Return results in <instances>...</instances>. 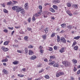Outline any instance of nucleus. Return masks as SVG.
<instances>
[{
	"label": "nucleus",
	"mask_w": 80,
	"mask_h": 80,
	"mask_svg": "<svg viewBox=\"0 0 80 80\" xmlns=\"http://www.w3.org/2000/svg\"><path fill=\"white\" fill-rule=\"evenodd\" d=\"M50 49H49V51H52L53 50V48H50Z\"/></svg>",
	"instance_id": "nucleus-47"
},
{
	"label": "nucleus",
	"mask_w": 80,
	"mask_h": 80,
	"mask_svg": "<svg viewBox=\"0 0 80 80\" xmlns=\"http://www.w3.org/2000/svg\"><path fill=\"white\" fill-rule=\"evenodd\" d=\"M13 3H14V4H17V3H18V2H15V1H13Z\"/></svg>",
	"instance_id": "nucleus-46"
},
{
	"label": "nucleus",
	"mask_w": 80,
	"mask_h": 80,
	"mask_svg": "<svg viewBox=\"0 0 80 80\" xmlns=\"http://www.w3.org/2000/svg\"><path fill=\"white\" fill-rule=\"evenodd\" d=\"M12 4H13V3H12V1H10L7 2V5H12Z\"/></svg>",
	"instance_id": "nucleus-15"
},
{
	"label": "nucleus",
	"mask_w": 80,
	"mask_h": 80,
	"mask_svg": "<svg viewBox=\"0 0 80 80\" xmlns=\"http://www.w3.org/2000/svg\"><path fill=\"white\" fill-rule=\"evenodd\" d=\"M53 66L54 67H58V63H56L55 64L53 65Z\"/></svg>",
	"instance_id": "nucleus-14"
},
{
	"label": "nucleus",
	"mask_w": 80,
	"mask_h": 80,
	"mask_svg": "<svg viewBox=\"0 0 80 80\" xmlns=\"http://www.w3.org/2000/svg\"><path fill=\"white\" fill-rule=\"evenodd\" d=\"M55 35V33H52V34L51 35V37H54Z\"/></svg>",
	"instance_id": "nucleus-36"
},
{
	"label": "nucleus",
	"mask_w": 80,
	"mask_h": 80,
	"mask_svg": "<svg viewBox=\"0 0 80 80\" xmlns=\"http://www.w3.org/2000/svg\"><path fill=\"white\" fill-rule=\"evenodd\" d=\"M32 21H33V22H34V21H35V17H34V16H33V17L32 19Z\"/></svg>",
	"instance_id": "nucleus-35"
},
{
	"label": "nucleus",
	"mask_w": 80,
	"mask_h": 80,
	"mask_svg": "<svg viewBox=\"0 0 80 80\" xmlns=\"http://www.w3.org/2000/svg\"><path fill=\"white\" fill-rule=\"evenodd\" d=\"M59 73H60V75H63V72H59Z\"/></svg>",
	"instance_id": "nucleus-57"
},
{
	"label": "nucleus",
	"mask_w": 80,
	"mask_h": 80,
	"mask_svg": "<svg viewBox=\"0 0 80 80\" xmlns=\"http://www.w3.org/2000/svg\"><path fill=\"white\" fill-rule=\"evenodd\" d=\"M28 4L26 3L24 5V8L26 10H28Z\"/></svg>",
	"instance_id": "nucleus-3"
},
{
	"label": "nucleus",
	"mask_w": 80,
	"mask_h": 80,
	"mask_svg": "<svg viewBox=\"0 0 80 80\" xmlns=\"http://www.w3.org/2000/svg\"><path fill=\"white\" fill-rule=\"evenodd\" d=\"M3 12L5 13H7L8 11L7 10H6V9H4Z\"/></svg>",
	"instance_id": "nucleus-43"
},
{
	"label": "nucleus",
	"mask_w": 80,
	"mask_h": 80,
	"mask_svg": "<svg viewBox=\"0 0 80 80\" xmlns=\"http://www.w3.org/2000/svg\"><path fill=\"white\" fill-rule=\"evenodd\" d=\"M10 42V41H5L4 43V45H8V43Z\"/></svg>",
	"instance_id": "nucleus-9"
},
{
	"label": "nucleus",
	"mask_w": 80,
	"mask_h": 80,
	"mask_svg": "<svg viewBox=\"0 0 80 80\" xmlns=\"http://www.w3.org/2000/svg\"><path fill=\"white\" fill-rule=\"evenodd\" d=\"M28 38V36H25L24 38V39L25 41H27V39Z\"/></svg>",
	"instance_id": "nucleus-26"
},
{
	"label": "nucleus",
	"mask_w": 80,
	"mask_h": 80,
	"mask_svg": "<svg viewBox=\"0 0 80 80\" xmlns=\"http://www.w3.org/2000/svg\"><path fill=\"white\" fill-rule=\"evenodd\" d=\"M61 42H62V43H66V40L64 38H61Z\"/></svg>",
	"instance_id": "nucleus-2"
},
{
	"label": "nucleus",
	"mask_w": 80,
	"mask_h": 80,
	"mask_svg": "<svg viewBox=\"0 0 80 80\" xmlns=\"http://www.w3.org/2000/svg\"><path fill=\"white\" fill-rule=\"evenodd\" d=\"M74 48L75 50H78V47L76 46L74 47Z\"/></svg>",
	"instance_id": "nucleus-22"
},
{
	"label": "nucleus",
	"mask_w": 80,
	"mask_h": 80,
	"mask_svg": "<svg viewBox=\"0 0 80 80\" xmlns=\"http://www.w3.org/2000/svg\"><path fill=\"white\" fill-rule=\"evenodd\" d=\"M50 10L52 13H54V12H55V11L54 10V9H53V8H50Z\"/></svg>",
	"instance_id": "nucleus-12"
},
{
	"label": "nucleus",
	"mask_w": 80,
	"mask_h": 80,
	"mask_svg": "<svg viewBox=\"0 0 80 80\" xmlns=\"http://www.w3.org/2000/svg\"><path fill=\"white\" fill-rule=\"evenodd\" d=\"M22 71H23V72H25V71H26V69H25V68H22Z\"/></svg>",
	"instance_id": "nucleus-54"
},
{
	"label": "nucleus",
	"mask_w": 80,
	"mask_h": 80,
	"mask_svg": "<svg viewBox=\"0 0 80 80\" xmlns=\"http://www.w3.org/2000/svg\"><path fill=\"white\" fill-rule=\"evenodd\" d=\"M8 50V48H4V49H3V51L4 52H7Z\"/></svg>",
	"instance_id": "nucleus-23"
},
{
	"label": "nucleus",
	"mask_w": 80,
	"mask_h": 80,
	"mask_svg": "<svg viewBox=\"0 0 80 80\" xmlns=\"http://www.w3.org/2000/svg\"><path fill=\"white\" fill-rule=\"evenodd\" d=\"M3 32H5V33H8V30L7 29H5L3 30Z\"/></svg>",
	"instance_id": "nucleus-34"
},
{
	"label": "nucleus",
	"mask_w": 80,
	"mask_h": 80,
	"mask_svg": "<svg viewBox=\"0 0 80 80\" xmlns=\"http://www.w3.org/2000/svg\"><path fill=\"white\" fill-rule=\"evenodd\" d=\"M60 41V38H57V42H59Z\"/></svg>",
	"instance_id": "nucleus-49"
},
{
	"label": "nucleus",
	"mask_w": 80,
	"mask_h": 80,
	"mask_svg": "<svg viewBox=\"0 0 80 80\" xmlns=\"http://www.w3.org/2000/svg\"><path fill=\"white\" fill-rule=\"evenodd\" d=\"M61 26L62 27L64 28V27H65L66 26V24L64 23V24H62L61 25Z\"/></svg>",
	"instance_id": "nucleus-25"
},
{
	"label": "nucleus",
	"mask_w": 80,
	"mask_h": 80,
	"mask_svg": "<svg viewBox=\"0 0 80 80\" xmlns=\"http://www.w3.org/2000/svg\"><path fill=\"white\" fill-rule=\"evenodd\" d=\"M63 64L65 65L66 67H68L71 65V63L70 62L67 61H65L62 62Z\"/></svg>",
	"instance_id": "nucleus-1"
},
{
	"label": "nucleus",
	"mask_w": 80,
	"mask_h": 80,
	"mask_svg": "<svg viewBox=\"0 0 80 80\" xmlns=\"http://www.w3.org/2000/svg\"><path fill=\"white\" fill-rule=\"evenodd\" d=\"M55 58V56H50V59H52V58H53V59H54Z\"/></svg>",
	"instance_id": "nucleus-24"
},
{
	"label": "nucleus",
	"mask_w": 80,
	"mask_h": 80,
	"mask_svg": "<svg viewBox=\"0 0 80 80\" xmlns=\"http://www.w3.org/2000/svg\"><path fill=\"white\" fill-rule=\"evenodd\" d=\"M43 48V47L41 46H40L39 47V49H42Z\"/></svg>",
	"instance_id": "nucleus-61"
},
{
	"label": "nucleus",
	"mask_w": 80,
	"mask_h": 80,
	"mask_svg": "<svg viewBox=\"0 0 80 80\" xmlns=\"http://www.w3.org/2000/svg\"><path fill=\"white\" fill-rule=\"evenodd\" d=\"M2 72H3L4 73H5L6 75H7L8 74V71L6 69H3L2 70Z\"/></svg>",
	"instance_id": "nucleus-4"
},
{
	"label": "nucleus",
	"mask_w": 80,
	"mask_h": 80,
	"mask_svg": "<svg viewBox=\"0 0 80 80\" xmlns=\"http://www.w3.org/2000/svg\"><path fill=\"white\" fill-rule=\"evenodd\" d=\"M18 53H22V52H21L20 50H18Z\"/></svg>",
	"instance_id": "nucleus-59"
},
{
	"label": "nucleus",
	"mask_w": 80,
	"mask_h": 80,
	"mask_svg": "<svg viewBox=\"0 0 80 80\" xmlns=\"http://www.w3.org/2000/svg\"><path fill=\"white\" fill-rule=\"evenodd\" d=\"M60 0H54L53 1V3L55 4L57 3H60Z\"/></svg>",
	"instance_id": "nucleus-5"
},
{
	"label": "nucleus",
	"mask_w": 80,
	"mask_h": 80,
	"mask_svg": "<svg viewBox=\"0 0 80 80\" xmlns=\"http://www.w3.org/2000/svg\"><path fill=\"white\" fill-rule=\"evenodd\" d=\"M42 67V65L40 64L37 66L38 67Z\"/></svg>",
	"instance_id": "nucleus-60"
},
{
	"label": "nucleus",
	"mask_w": 80,
	"mask_h": 80,
	"mask_svg": "<svg viewBox=\"0 0 80 80\" xmlns=\"http://www.w3.org/2000/svg\"><path fill=\"white\" fill-rule=\"evenodd\" d=\"M80 37L79 36H77V37H74V39H75L76 40H78V39H79V38H80Z\"/></svg>",
	"instance_id": "nucleus-20"
},
{
	"label": "nucleus",
	"mask_w": 80,
	"mask_h": 80,
	"mask_svg": "<svg viewBox=\"0 0 80 80\" xmlns=\"http://www.w3.org/2000/svg\"><path fill=\"white\" fill-rule=\"evenodd\" d=\"M34 16H35V17H38L39 16V15L37 13H36L34 15Z\"/></svg>",
	"instance_id": "nucleus-39"
},
{
	"label": "nucleus",
	"mask_w": 80,
	"mask_h": 80,
	"mask_svg": "<svg viewBox=\"0 0 80 80\" xmlns=\"http://www.w3.org/2000/svg\"><path fill=\"white\" fill-rule=\"evenodd\" d=\"M60 72H59L58 73H57L56 74V77H58L59 76H60Z\"/></svg>",
	"instance_id": "nucleus-33"
},
{
	"label": "nucleus",
	"mask_w": 80,
	"mask_h": 80,
	"mask_svg": "<svg viewBox=\"0 0 80 80\" xmlns=\"http://www.w3.org/2000/svg\"><path fill=\"white\" fill-rule=\"evenodd\" d=\"M49 75H47L45 76V78L46 79H48L49 78Z\"/></svg>",
	"instance_id": "nucleus-30"
},
{
	"label": "nucleus",
	"mask_w": 80,
	"mask_h": 80,
	"mask_svg": "<svg viewBox=\"0 0 80 80\" xmlns=\"http://www.w3.org/2000/svg\"><path fill=\"white\" fill-rule=\"evenodd\" d=\"M80 69L77 72V74H80Z\"/></svg>",
	"instance_id": "nucleus-53"
},
{
	"label": "nucleus",
	"mask_w": 80,
	"mask_h": 80,
	"mask_svg": "<svg viewBox=\"0 0 80 80\" xmlns=\"http://www.w3.org/2000/svg\"><path fill=\"white\" fill-rule=\"evenodd\" d=\"M54 50H57V46H55L54 47Z\"/></svg>",
	"instance_id": "nucleus-42"
},
{
	"label": "nucleus",
	"mask_w": 80,
	"mask_h": 80,
	"mask_svg": "<svg viewBox=\"0 0 80 80\" xmlns=\"http://www.w3.org/2000/svg\"><path fill=\"white\" fill-rule=\"evenodd\" d=\"M27 29L28 31H30L31 30V29L29 28H28Z\"/></svg>",
	"instance_id": "nucleus-58"
},
{
	"label": "nucleus",
	"mask_w": 80,
	"mask_h": 80,
	"mask_svg": "<svg viewBox=\"0 0 80 80\" xmlns=\"http://www.w3.org/2000/svg\"><path fill=\"white\" fill-rule=\"evenodd\" d=\"M2 7H5V4L3 3V4H2Z\"/></svg>",
	"instance_id": "nucleus-62"
},
{
	"label": "nucleus",
	"mask_w": 80,
	"mask_h": 80,
	"mask_svg": "<svg viewBox=\"0 0 80 80\" xmlns=\"http://www.w3.org/2000/svg\"><path fill=\"white\" fill-rule=\"evenodd\" d=\"M40 52L41 53H43V50H40Z\"/></svg>",
	"instance_id": "nucleus-55"
},
{
	"label": "nucleus",
	"mask_w": 80,
	"mask_h": 80,
	"mask_svg": "<svg viewBox=\"0 0 80 80\" xmlns=\"http://www.w3.org/2000/svg\"><path fill=\"white\" fill-rule=\"evenodd\" d=\"M38 8L40 10H42V6L41 5H40L39 6Z\"/></svg>",
	"instance_id": "nucleus-40"
},
{
	"label": "nucleus",
	"mask_w": 80,
	"mask_h": 80,
	"mask_svg": "<svg viewBox=\"0 0 80 80\" xmlns=\"http://www.w3.org/2000/svg\"><path fill=\"white\" fill-rule=\"evenodd\" d=\"M42 37L43 38V39L45 40L46 39V38H47V36L46 35H44L42 36Z\"/></svg>",
	"instance_id": "nucleus-21"
},
{
	"label": "nucleus",
	"mask_w": 80,
	"mask_h": 80,
	"mask_svg": "<svg viewBox=\"0 0 80 80\" xmlns=\"http://www.w3.org/2000/svg\"><path fill=\"white\" fill-rule=\"evenodd\" d=\"M2 62H8V59L7 58H6L5 59H3L2 61Z\"/></svg>",
	"instance_id": "nucleus-18"
},
{
	"label": "nucleus",
	"mask_w": 80,
	"mask_h": 80,
	"mask_svg": "<svg viewBox=\"0 0 80 80\" xmlns=\"http://www.w3.org/2000/svg\"><path fill=\"white\" fill-rule=\"evenodd\" d=\"M64 51H65V49H64V48L62 47V48L60 50L59 52L60 53H63Z\"/></svg>",
	"instance_id": "nucleus-10"
},
{
	"label": "nucleus",
	"mask_w": 80,
	"mask_h": 80,
	"mask_svg": "<svg viewBox=\"0 0 80 80\" xmlns=\"http://www.w3.org/2000/svg\"><path fill=\"white\" fill-rule=\"evenodd\" d=\"M35 80H40V78H39L36 79Z\"/></svg>",
	"instance_id": "nucleus-63"
},
{
	"label": "nucleus",
	"mask_w": 80,
	"mask_h": 80,
	"mask_svg": "<svg viewBox=\"0 0 80 80\" xmlns=\"http://www.w3.org/2000/svg\"><path fill=\"white\" fill-rule=\"evenodd\" d=\"M29 54L30 55H32L33 53V52L32 51H29Z\"/></svg>",
	"instance_id": "nucleus-28"
},
{
	"label": "nucleus",
	"mask_w": 80,
	"mask_h": 80,
	"mask_svg": "<svg viewBox=\"0 0 80 80\" xmlns=\"http://www.w3.org/2000/svg\"><path fill=\"white\" fill-rule=\"evenodd\" d=\"M8 28L10 30H13V28H11L10 27H8Z\"/></svg>",
	"instance_id": "nucleus-56"
},
{
	"label": "nucleus",
	"mask_w": 80,
	"mask_h": 80,
	"mask_svg": "<svg viewBox=\"0 0 80 80\" xmlns=\"http://www.w3.org/2000/svg\"><path fill=\"white\" fill-rule=\"evenodd\" d=\"M77 70V69H76V68H75V67H74V68L73 69V71L74 72H75Z\"/></svg>",
	"instance_id": "nucleus-51"
},
{
	"label": "nucleus",
	"mask_w": 80,
	"mask_h": 80,
	"mask_svg": "<svg viewBox=\"0 0 80 80\" xmlns=\"http://www.w3.org/2000/svg\"><path fill=\"white\" fill-rule=\"evenodd\" d=\"M24 50L25 51V52L26 53V54H27V53H28V50H27V48H25Z\"/></svg>",
	"instance_id": "nucleus-32"
},
{
	"label": "nucleus",
	"mask_w": 80,
	"mask_h": 80,
	"mask_svg": "<svg viewBox=\"0 0 80 80\" xmlns=\"http://www.w3.org/2000/svg\"><path fill=\"white\" fill-rule=\"evenodd\" d=\"M66 12L68 14H69V13H71V12H70L69 10H67L66 11Z\"/></svg>",
	"instance_id": "nucleus-44"
},
{
	"label": "nucleus",
	"mask_w": 80,
	"mask_h": 80,
	"mask_svg": "<svg viewBox=\"0 0 80 80\" xmlns=\"http://www.w3.org/2000/svg\"><path fill=\"white\" fill-rule=\"evenodd\" d=\"M74 7H75V8H78V6H77V5L75 4L74 5Z\"/></svg>",
	"instance_id": "nucleus-45"
},
{
	"label": "nucleus",
	"mask_w": 80,
	"mask_h": 80,
	"mask_svg": "<svg viewBox=\"0 0 80 80\" xmlns=\"http://www.w3.org/2000/svg\"><path fill=\"white\" fill-rule=\"evenodd\" d=\"M16 28H20V26H16L15 27Z\"/></svg>",
	"instance_id": "nucleus-64"
},
{
	"label": "nucleus",
	"mask_w": 80,
	"mask_h": 80,
	"mask_svg": "<svg viewBox=\"0 0 80 80\" xmlns=\"http://www.w3.org/2000/svg\"><path fill=\"white\" fill-rule=\"evenodd\" d=\"M67 5L68 7H70L72 6V5L70 3H67Z\"/></svg>",
	"instance_id": "nucleus-27"
},
{
	"label": "nucleus",
	"mask_w": 80,
	"mask_h": 80,
	"mask_svg": "<svg viewBox=\"0 0 80 80\" xmlns=\"http://www.w3.org/2000/svg\"><path fill=\"white\" fill-rule=\"evenodd\" d=\"M53 8H54V9L56 10H58V7H57V6L55 5H53Z\"/></svg>",
	"instance_id": "nucleus-13"
},
{
	"label": "nucleus",
	"mask_w": 80,
	"mask_h": 80,
	"mask_svg": "<svg viewBox=\"0 0 80 80\" xmlns=\"http://www.w3.org/2000/svg\"><path fill=\"white\" fill-rule=\"evenodd\" d=\"M42 72H44V70L43 69L41 70V71H39V73H42Z\"/></svg>",
	"instance_id": "nucleus-48"
},
{
	"label": "nucleus",
	"mask_w": 80,
	"mask_h": 80,
	"mask_svg": "<svg viewBox=\"0 0 80 80\" xmlns=\"http://www.w3.org/2000/svg\"><path fill=\"white\" fill-rule=\"evenodd\" d=\"M23 32L22 31H20L19 32V33H20V34H23Z\"/></svg>",
	"instance_id": "nucleus-52"
},
{
	"label": "nucleus",
	"mask_w": 80,
	"mask_h": 80,
	"mask_svg": "<svg viewBox=\"0 0 80 80\" xmlns=\"http://www.w3.org/2000/svg\"><path fill=\"white\" fill-rule=\"evenodd\" d=\"M72 61L73 63H77V61L76 59H73Z\"/></svg>",
	"instance_id": "nucleus-19"
},
{
	"label": "nucleus",
	"mask_w": 80,
	"mask_h": 80,
	"mask_svg": "<svg viewBox=\"0 0 80 80\" xmlns=\"http://www.w3.org/2000/svg\"><path fill=\"white\" fill-rule=\"evenodd\" d=\"M22 10V8H18V7H17V8L16 9V12H19L20 11H21Z\"/></svg>",
	"instance_id": "nucleus-7"
},
{
	"label": "nucleus",
	"mask_w": 80,
	"mask_h": 80,
	"mask_svg": "<svg viewBox=\"0 0 80 80\" xmlns=\"http://www.w3.org/2000/svg\"><path fill=\"white\" fill-rule=\"evenodd\" d=\"M18 61H15V62H13V63L14 65H17L18 63Z\"/></svg>",
	"instance_id": "nucleus-31"
},
{
	"label": "nucleus",
	"mask_w": 80,
	"mask_h": 80,
	"mask_svg": "<svg viewBox=\"0 0 80 80\" xmlns=\"http://www.w3.org/2000/svg\"><path fill=\"white\" fill-rule=\"evenodd\" d=\"M28 22H29V23H30L31 21V19H30V18H29L28 19Z\"/></svg>",
	"instance_id": "nucleus-50"
},
{
	"label": "nucleus",
	"mask_w": 80,
	"mask_h": 80,
	"mask_svg": "<svg viewBox=\"0 0 80 80\" xmlns=\"http://www.w3.org/2000/svg\"><path fill=\"white\" fill-rule=\"evenodd\" d=\"M21 13H22V14L23 15H24L25 13V10L23 9H21Z\"/></svg>",
	"instance_id": "nucleus-6"
},
{
	"label": "nucleus",
	"mask_w": 80,
	"mask_h": 80,
	"mask_svg": "<svg viewBox=\"0 0 80 80\" xmlns=\"http://www.w3.org/2000/svg\"><path fill=\"white\" fill-rule=\"evenodd\" d=\"M44 31L45 33H47L48 32V28H47L44 29Z\"/></svg>",
	"instance_id": "nucleus-17"
},
{
	"label": "nucleus",
	"mask_w": 80,
	"mask_h": 80,
	"mask_svg": "<svg viewBox=\"0 0 80 80\" xmlns=\"http://www.w3.org/2000/svg\"><path fill=\"white\" fill-rule=\"evenodd\" d=\"M37 58V57L35 56H33L30 58L31 60H35Z\"/></svg>",
	"instance_id": "nucleus-11"
},
{
	"label": "nucleus",
	"mask_w": 80,
	"mask_h": 80,
	"mask_svg": "<svg viewBox=\"0 0 80 80\" xmlns=\"http://www.w3.org/2000/svg\"><path fill=\"white\" fill-rule=\"evenodd\" d=\"M28 48H33V46L32 45H30L28 47Z\"/></svg>",
	"instance_id": "nucleus-29"
},
{
	"label": "nucleus",
	"mask_w": 80,
	"mask_h": 80,
	"mask_svg": "<svg viewBox=\"0 0 80 80\" xmlns=\"http://www.w3.org/2000/svg\"><path fill=\"white\" fill-rule=\"evenodd\" d=\"M46 13H47L48 14V12L46 11L45 13L43 14L44 17V18H46V17H47V14H46Z\"/></svg>",
	"instance_id": "nucleus-8"
},
{
	"label": "nucleus",
	"mask_w": 80,
	"mask_h": 80,
	"mask_svg": "<svg viewBox=\"0 0 80 80\" xmlns=\"http://www.w3.org/2000/svg\"><path fill=\"white\" fill-rule=\"evenodd\" d=\"M67 28H69V29H71L72 28V26H71L70 25H69L68 26H67Z\"/></svg>",
	"instance_id": "nucleus-38"
},
{
	"label": "nucleus",
	"mask_w": 80,
	"mask_h": 80,
	"mask_svg": "<svg viewBox=\"0 0 80 80\" xmlns=\"http://www.w3.org/2000/svg\"><path fill=\"white\" fill-rule=\"evenodd\" d=\"M76 44H77V42H73V44L72 45V46L73 47V46H75V45H76Z\"/></svg>",
	"instance_id": "nucleus-37"
},
{
	"label": "nucleus",
	"mask_w": 80,
	"mask_h": 80,
	"mask_svg": "<svg viewBox=\"0 0 80 80\" xmlns=\"http://www.w3.org/2000/svg\"><path fill=\"white\" fill-rule=\"evenodd\" d=\"M17 6H14L12 8V9L13 10H16V9H17Z\"/></svg>",
	"instance_id": "nucleus-16"
},
{
	"label": "nucleus",
	"mask_w": 80,
	"mask_h": 80,
	"mask_svg": "<svg viewBox=\"0 0 80 80\" xmlns=\"http://www.w3.org/2000/svg\"><path fill=\"white\" fill-rule=\"evenodd\" d=\"M13 47H16L17 48H18V45H13Z\"/></svg>",
	"instance_id": "nucleus-41"
}]
</instances>
